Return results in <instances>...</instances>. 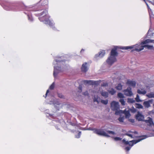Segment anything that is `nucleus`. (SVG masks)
<instances>
[{
	"mask_svg": "<svg viewBox=\"0 0 154 154\" xmlns=\"http://www.w3.org/2000/svg\"><path fill=\"white\" fill-rule=\"evenodd\" d=\"M92 80H85L83 81V82L85 84H88L90 85H92Z\"/></svg>",
	"mask_w": 154,
	"mask_h": 154,
	"instance_id": "21",
	"label": "nucleus"
},
{
	"mask_svg": "<svg viewBox=\"0 0 154 154\" xmlns=\"http://www.w3.org/2000/svg\"><path fill=\"white\" fill-rule=\"evenodd\" d=\"M106 84L105 83V84H103V85H102V86H106Z\"/></svg>",
	"mask_w": 154,
	"mask_h": 154,
	"instance_id": "45",
	"label": "nucleus"
},
{
	"mask_svg": "<svg viewBox=\"0 0 154 154\" xmlns=\"http://www.w3.org/2000/svg\"><path fill=\"white\" fill-rule=\"evenodd\" d=\"M87 63H85L82 65L81 67V70L82 71L84 72H86L88 69V68L87 66Z\"/></svg>",
	"mask_w": 154,
	"mask_h": 154,
	"instance_id": "15",
	"label": "nucleus"
},
{
	"mask_svg": "<svg viewBox=\"0 0 154 154\" xmlns=\"http://www.w3.org/2000/svg\"><path fill=\"white\" fill-rule=\"evenodd\" d=\"M146 96L149 98H154V92H151L149 93L146 94Z\"/></svg>",
	"mask_w": 154,
	"mask_h": 154,
	"instance_id": "20",
	"label": "nucleus"
},
{
	"mask_svg": "<svg viewBox=\"0 0 154 154\" xmlns=\"http://www.w3.org/2000/svg\"><path fill=\"white\" fill-rule=\"evenodd\" d=\"M79 92H81L82 91V85H79Z\"/></svg>",
	"mask_w": 154,
	"mask_h": 154,
	"instance_id": "37",
	"label": "nucleus"
},
{
	"mask_svg": "<svg viewBox=\"0 0 154 154\" xmlns=\"http://www.w3.org/2000/svg\"><path fill=\"white\" fill-rule=\"evenodd\" d=\"M54 83L53 82L50 87L49 88L50 89H53L54 88Z\"/></svg>",
	"mask_w": 154,
	"mask_h": 154,
	"instance_id": "35",
	"label": "nucleus"
},
{
	"mask_svg": "<svg viewBox=\"0 0 154 154\" xmlns=\"http://www.w3.org/2000/svg\"><path fill=\"white\" fill-rule=\"evenodd\" d=\"M49 92V90H48L46 91V94H45L46 97L47 96L48 93Z\"/></svg>",
	"mask_w": 154,
	"mask_h": 154,
	"instance_id": "43",
	"label": "nucleus"
},
{
	"mask_svg": "<svg viewBox=\"0 0 154 154\" xmlns=\"http://www.w3.org/2000/svg\"><path fill=\"white\" fill-rule=\"evenodd\" d=\"M126 84L129 86L134 87L136 86V82L135 81L128 80L126 82Z\"/></svg>",
	"mask_w": 154,
	"mask_h": 154,
	"instance_id": "14",
	"label": "nucleus"
},
{
	"mask_svg": "<svg viewBox=\"0 0 154 154\" xmlns=\"http://www.w3.org/2000/svg\"><path fill=\"white\" fill-rule=\"evenodd\" d=\"M135 100L137 102H140L141 101V100L140 99L139 96L138 94L137 95V97L135 98Z\"/></svg>",
	"mask_w": 154,
	"mask_h": 154,
	"instance_id": "29",
	"label": "nucleus"
},
{
	"mask_svg": "<svg viewBox=\"0 0 154 154\" xmlns=\"http://www.w3.org/2000/svg\"><path fill=\"white\" fill-rule=\"evenodd\" d=\"M2 6L3 7V8L5 9L6 10H10L11 8H9V7H8V4L6 5H2Z\"/></svg>",
	"mask_w": 154,
	"mask_h": 154,
	"instance_id": "23",
	"label": "nucleus"
},
{
	"mask_svg": "<svg viewBox=\"0 0 154 154\" xmlns=\"http://www.w3.org/2000/svg\"><path fill=\"white\" fill-rule=\"evenodd\" d=\"M81 132L80 131L79 132L77 135H75V137L76 138H79L81 136Z\"/></svg>",
	"mask_w": 154,
	"mask_h": 154,
	"instance_id": "34",
	"label": "nucleus"
},
{
	"mask_svg": "<svg viewBox=\"0 0 154 154\" xmlns=\"http://www.w3.org/2000/svg\"><path fill=\"white\" fill-rule=\"evenodd\" d=\"M115 140L118 141L121 140V139L119 137H115L114 138Z\"/></svg>",
	"mask_w": 154,
	"mask_h": 154,
	"instance_id": "36",
	"label": "nucleus"
},
{
	"mask_svg": "<svg viewBox=\"0 0 154 154\" xmlns=\"http://www.w3.org/2000/svg\"><path fill=\"white\" fill-rule=\"evenodd\" d=\"M53 103L54 104H55V103Z\"/></svg>",
	"mask_w": 154,
	"mask_h": 154,
	"instance_id": "47",
	"label": "nucleus"
},
{
	"mask_svg": "<svg viewBox=\"0 0 154 154\" xmlns=\"http://www.w3.org/2000/svg\"><path fill=\"white\" fill-rule=\"evenodd\" d=\"M151 102L150 100L144 101L143 102V105L146 108H148L150 106V103Z\"/></svg>",
	"mask_w": 154,
	"mask_h": 154,
	"instance_id": "17",
	"label": "nucleus"
},
{
	"mask_svg": "<svg viewBox=\"0 0 154 154\" xmlns=\"http://www.w3.org/2000/svg\"><path fill=\"white\" fill-rule=\"evenodd\" d=\"M147 35L150 36V37H149V38H151L153 39H147L142 42L141 43H139L131 46L122 47L121 49L124 50H128L129 49L134 48L133 51L138 52L142 51L144 49V48H146L149 50H153V46L149 45L148 44L149 43H154V31H152L149 29L147 33Z\"/></svg>",
	"mask_w": 154,
	"mask_h": 154,
	"instance_id": "1",
	"label": "nucleus"
},
{
	"mask_svg": "<svg viewBox=\"0 0 154 154\" xmlns=\"http://www.w3.org/2000/svg\"><path fill=\"white\" fill-rule=\"evenodd\" d=\"M144 121L149 125H153L154 126V124L152 121V119L150 117H148L147 119L144 120Z\"/></svg>",
	"mask_w": 154,
	"mask_h": 154,
	"instance_id": "13",
	"label": "nucleus"
},
{
	"mask_svg": "<svg viewBox=\"0 0 154 154\" xmlns=\"http://www.w3.org/2000/svg\"><path fill=\"white\" fill-rule=\"evenodd\" d=\"M83 94L85 95H88V91H86L85 92H84L83 93Z\"/></svg>",
	"mask_w": 154,
	"mask_h": 154,
	"instance_id": "39",
	"label": "nucleus"
},
{
	"mask_svg": "<svg viewBox=\"0 0 154 154\" xmlns=\"http://www.w3.org/2000/svg\"><path fill=\"white\" fill-rule=\"evenodd\" d=\"M58 96L60 98H62L63 97V96L61 94H59Z\"/></svg>",
	"mask_w": 154,
	"mask_h": 154,
	"instance_id": "41",
	"label": "nucleus"
},
{
	"mask_svg": "<svg viewBox=\"0 0 154 154\" xmlns=\"http://www.w3.org/2000/svg\"><path fill=\"white\" fill-rule=\"evenodd\" d=\"M108 93H109L111 95H114L116 92V91L112 88L109 89L108 90Z\"/></svg>",
	"mask_w": 154,
	"mask_h": 154,
	"instance_id": "19",
	"label": "nucleus"
},
{
	"mask_svg": "<svg viewBox=\"0 0 154 154\" xmlns=\"http://www.w3.org/2000/svg\"><path fill=\"white\" fill-rule=\"evenodd\" d=\"M100 82L99 81H93L92 85H98L99 84Z\"/></svg>",
	"mask_w": 154,
	"mask_h": 154,
	"instance_id": "28",
	"label": "nucleus"
},
{
	"mask_svg": "<svg viewBox=\"0 0 154 154\" xmlns=\"http://www.w3.org/2000/svg\"><path fill=\"white\" fill-rule=\"evenodd\" d=\"M100 94L102 96L105 98H107L108 97L109 93L108 92L102 91L100 92Z\"/></svg>",
	"mask_w": 154,
	"mask_h": 154,
	"instance_id": "18",
	"label": "nucleus"
},
{
	"mask_svg": "<svg viewBox=\"0 0 154 154\" xmlns=\"http://www.w3.org/2000/svg\"><path fill=\"white\" fill-rule=\"evenodd\" d=\"M94 102H97L98 103L99 102L98 98H96L94 97Z\"/></svg>",
	"mask_w": 154,
	"mask_h": 154,
	"instance_id": "38",
	"label": "nucleus"
},
{
	"mask_svg": "<svg viewBox=\"0 0 154 154\" xmlns=\"http://www.w3.org/2000/svg\"><path fill=\"white\" fill-rule=\"evenodd\" d=\"M111 108L112 110L116 111L115 114L116 115H121L123 111L119 109V105L118 102L113 101L111 103Z\"/></svg>",
	"mask_w": 154,
	"mask_h": 154,
	"instance_id": "5",
	"label": "nucleus"
},
{
	"mask_svg": "<svg viewBox=\"0 0 154 154\" xmlns=\"http://www.w3.org/2000/svg\"><path fill=\"white\" fill-rule=\"evenodd\" d=\"M39 15L42 17H40L39 18V20L45 23L48 24L49 26L53 28V26L54 23L52 20H49V17L48 15V11L46 10H44L42 13L39 14Z\"/></svg>",
	"mask_w": 154,
	"mask_h": 154,
	"instance_id": "2",
	"label": "nucleus"
},
{
	"mask_svg": "<svg viewBox=\"0 0 154 154\" xmlns=\"http://www.w3.org/2000/svg\"><path fill=\"white\" fill-rule=\"evenodd\" d=\"M146 137L145 138L142 137L141 139L137 140H133L131 141H126L125 139H123L122 140L123 143H124L125 144H129V145L131 146H127L125 148V149L128 151L131 149V147L133 146L134 144L139 142L141 140L146 138Z\"/></svg>",
	"mask_w": 154,
	"mask_h": 154,
	"instance_id": "6",
	"label": "nucleus"
},
{
	"mask_svg": "<svg viewBox=\"0 0 154 154\" xmlns=\"http://www.w3.org/2000/svg\"><path fill=\"white\" fill-rule=\"evenodd\" d=\"M122 113H124L125 115L126 118H129L131 116L130 111L128 110H127L126 109H125L124 111H123V112Z\"/></svg>",
	"mask_w": 154,
	"mask_h": 154,
	"instance_id": "16",
	"label": "nucleus"
},
{
	"mask_svg": "<svg viewBox=\"0 0 154 154\" xmlns=\"http://www.w3.org/2000/svg\"><path fill=\"white\" fill-rule=\"evenodd\" d=\"M117 96L118 97L122 99H123L125 97L124 95L121 93H119L118 94Z\"/></svg>",
	"mask_w": 154,
	"mask_h": 154,
	"instance_id": "24",
	"label": "nucleus"
},
{
	"mask_svg": "<svg viewBox=\"0 0 154 154\" xmlns=\"http://www.w3.org/2000/svg\"><path fill=\"white\" fill-rule=\"evenodd\" d=\"M84 50L83 49H82V50L80 52L82 53V52H83L84 51Z\"/></svg>",
	"mask_w": 154,
	"mask_h": 154,
	"instance_id": "44",
	"label": "nucleus"
},
{
	"mask_svg": "<svg viewBox=\"0 0 154 154\" xmlns=\"http://www.w3.org/2000/svg\"><path fill=\"white\" fill-rule=\"evenodd\" d=\"M125 135L130 137L132 138H138V133L137 131L130 132V133H127Z\"/></svg>",
	"mask_w": 154,
	"mask_h": 154,
	"instance_id": "9",
	"label": "nucleus"
},
{
	"mask_svg": "<svg viewBox=\"0 0 154 154\" xmlns=\"http://www.w3.org/2000/svg\"><path fill=\"white\" fill-rule=\"evenodd\" d=\"M143 0L144 1H145V2L146 3V5H147V8H148V10L149 12V14L150 17H152V15L150 14V12H151V9L149 8V7L148 5L146 2L145 1L146 0Z\"/></svg>",
	"mask_w": 154,
	"mask_h": 154,
	"instance_id": "27",
	"label": "nucleus"
},
{
	"mask_svg": "<svg viewBox=\"0 0 154 154\" xmlns=\"http://www.w3.org/2000/svg\"><path fill=\"white\" fill-rule=\"evenodd\" d=\"M64 62L63 61H61L60 59H55L53 62L54 66V70L53 75L54 77L56 78L57 77L58 74L61 71V69L59 66H56V64L59 65L63 63Z\"/></svg>",
	"mask_w": 154,
	"mask_h": 154,
	"instance_id": "4",
	"label": "nucleus"
},
{
	"mask_svg": "<svg viewBox=\"0 0 154 154\" xmlns=\"http://www.w3.org/2000/svg\"><path fill=\"white\" fill-rule=\"evenodd\" d=\"M116 88L117 90H120L122 89V85L120 83H119L118 84V85L116 87Z\"/></svg>",
	"mask_w": 154,
	"mask_h": 154,
	"instance_id": "22",
	"label": "nucleus"
},
{
	"mask_svg": "<svg viewBox=\"0 0 154 154\" xmlns=\"http://www.w3.org/2000/svg\"><path fill=\"white\" fill-rule=\"evenodd\" d=\"M129 121L131 122H134V119H129Z\"/></svg>",
	"mask_w": 154,
	"mask_h": 154,
	"instance_id": "40",
	"label": "nucleus"
},
{
	"mask_svg": "<svg viewBox=\"0 0 154 154\" xmlns=\"http://www.w3.org/2000/svg\"><path fill=\"white\" fill-rule=\"evenodd\" d=\"M28 19L30 21H32L33 20V18L31 16L29 15V14H28Z\"/></svg>",
	"mask_w": 154,
	"mask_h": 154,
	"instance_id": "33",
	"label": "nucleus"
},
{
	"mask_svg": "<svg viewBox=\"0 0 154 154\" xmlns=\"http://www.w3.org/2000/svg\"><path fill=\"white\" fill-rule=\"evenodd\" d=\"M119 102L121 103L122 105H125V102L123 99H121L119 100Z\"/></svg>",
	"mask_w": 154,
	"mask_h": 154,
	"instance_id": "30",
	"label": "nucleus"
},
{
	"mask_svg": "<svg viewBox=\"0 0 154 154\" xmlns=\"http://www.w3.org/2000/svg\"><path fill=\"white\" fill-rule=\"evenodd\" d=\"M106 53L105 51L104 50H102L100 51L99 54H97L95 55V57L96 58L99 57L100 58L104 56Z\"/></svg>",
	"mask_w": 154,
	"mask_h": 154,
	"instance_id": "12",
	"label": "nucleus"
},
{
	"mask_svg": "<svg viewBox=\"0 0 154 154\" xmlns=\"http://www.w3.org/2000/svg\"><path fill=\"white\" fill-rule=\"evenodd\" d=\"M135 101L133 99L128 98V102L130 103H133L135 102Z\"/></svg>",
	"mask_w": 154,
	"mask_h": 154,
	"instance_id": "26",
	"label": "nucleus"
},
{
	"mask_svg": "<svg viewBox=\"0 0 154 154\" xmlns=\"http://www.w3.org/2000/svg\"><path fill=\"white\" fill-rule=\"evenodd\" d=\"M135 106L136 108H142L143 107V106L141 105L138 103L136 104Z\"/></svg>",
	"mask_w": 154,
	"mask_h": 154,
	"instance_id": "25",
	"label": "nucleus"
},
{
	"mask_svg": "<svg viewBox=\"0 0 154 154\" xmlns=\"http://www.w3.org/2000/svg\"><path fill=\"white\" fill-rule=\"evenodd\" d=\"M124 92L125 94L128 96H131L133 95V93L131 88H128L124 90Z\"/></svg>",
	"mask_w": 154,
	"mask_h": 154,
	"instance_id": "10",
	"label": "nucleus"
},
{
	"mask_svg": "<svg viewBox=\"0 0 154 154\" xmlns=\"http://www.w3.org/2000/svg\"><path fill=\"white\" fill-rule=\"evenodd\" d=\"M136 118L139 121H143V119L144 118V117L141 113L138 112L136 115Z\"/></svg>",
	"mask_w": 154,
	"mask_h": 154,
	"instance_id": "11",
	"label": "nucleus"
},
{
	"mask_svg": "<svg viewBox=\"0 0 154 154\" xmlns=\"http://www.w3.org/2000/svg\"><path fill=\"white\" fill-rule=\"evenodd\" d=\"M136 110L135 109H134L133 110H131V111L132 112H136Z\"/></svg>",
	"mask_w": 154,
	"mask_h": 154,
	"instance_id": "42",
	"label": "nucleus"
},
{
	"mask_svg": "<svg viewBox=\"0 0 154 154\" xmlns=\"http://www.w3.org/2000/svg\"><path fill=\"white\" fill-rule=\"evenodd\" d=\"M101 102L104 104L106 105L108 103V101L107 100H101Z\"/></svg>",
	"mask_w": 154,
	"mask_h": 154,
	"instance_id": "31",
	"label": "nucleus"
},
{
	"mask_svg": "<svg viewBox=\"0 0 154 154\" xmlns=\"http://www.w3.org/2000/svg\"><path fill=\"white\" fill-rule=\"evenodd\" d=\"M94 132L99 135L103 136L106 137H110V135L109 134L111 135H114L116 134L115 133L112 131H106V132H105L102 130L95 129Z\"/></svg>",
	"mask_w": 154,
	"mask_h": 154,
	"instance_id": "7",
	"label": "nucleus"
},
{
	"mask_svg": "<svg viewBox=\"0 0 154 154\" xmlns=\"http://www.w3.org/2000/svg\"><path fill=\"white\" fill-rule=\"evenodd\" d=\"M138 87L139 88L137 91V92L138 94L144 95L146 93V91L144 88L142 87L141 85H138Z\"/></svg>",
	"mask_w": 154,
	"mask_h": 154,
	"instance_id": "8",
	"label": "nucleus"
},
{
	"mask_svg": "<svg viewBox=\"0 0 154 154\" xmlns=\"http://www.w3.org/2000/svg\"><path fill=\"white\" fill-rule=\"evenodd\" d=\"M146 88H147L148 87V86H146Z\"/></svg>",
	"mask_w": 154,
	"mask_h": 154,
	"instance_id": "46",
	"label": "nucleus"
},
{
	"mask_svg": "<svg viewBox=\"0 0 154 154\" xmlns=\"http://www.w3.org/2000/svg\"><path fill=\"white\" fill-rule=\"evenodd\" d=\"M117 48V46H115L114 48L112 50L110 56L106 60V63L109 65H112L116 61V57L117 55V53L116 51Z\"/></svg>",
	"mask_w": 154,
	"mask_h": 154,
	"instance_id": "3",
	"label": "nucleus"
},
{
	"mask_svg": "<svg viewBox=\"0 0 154 154\" xmlns=\"http://www.w3.org/2000/svg\"><path fill=\"white\" fill-rule=\"evenodd\" d=\"M124 119V117L123 116L122 117H120L118 119V120L120 122H123Z\"/></svg>",
	"mask_w": 154,
	"mask_h": 154,
	"instance_id": "32",
	"label": "nucleus"
}]
</instances>
